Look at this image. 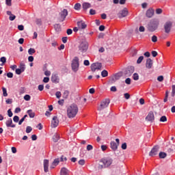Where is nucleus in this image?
Instances as JSON below:
<instances>
[{"mask_svg":"<svg viewBox=\"0 0 175 175\" xmlns=\"http://www.w3.org/2000/svg\"><path fill=\"white\" fill-rule=\"evenodd\" d=\"M79 113V107L76 104H72L67 107V117L68 118H75Z\"/></svg>","mask_w":175,"mask_h":175,"instance_id":"nucleus-1","label":"nucleus"},{"mask_svg":"<svg viewBox=\"0 0 175 175\" xmlns=\"http://www.w3.org/2000/svg\"><path fill=\"white\" fill-rule=\"evenodd\" d=\"M159 27V21L158 19H152L148 24V31L149 32H155Z\"/></svg>","mask_w":175,"mask_h":175,"instance_id":"nucleus-2","label":"nucleus"},{"mask_svg":"<svg viewBox=\"0 0 175 175\" xmlns=\"http://www.w3.org/2000/svg\"><path fill=\"white\" fill-rule=\"evenodd\" d=\"M78 50L81 54L87 53L88 50V42L85 40H82L78 46Z\"/></svg>","mask_w":175,"mask_h":175,"instance_id":"nucleus-3","label":"nucleus"},{"mask_svg":"<svg viewBox=\"0 0 175 175\" xmlns=\"http://www.w3.org/2000/svg\"><path fill=\"white\" fill-rule=\"evenodd\" d=\"M66 16H68V10L64 9L59 13V16L57 18L59 23H63V21H65Z\"/></svg>","mask_w":175,"mask_h":175,"instance_id":"nucleus-4","label":"nucleus"},{"mask_svg":"<svg viewBox=\"0 0 175 175\" xmlns=\"http://www.w3.org/2000/svg\"><path fill=\"white\" fill-rule=\"evenodd\" d=\"M109 105H110V99L105 98L101 101L100 106L98 107V110L100 111L104 109H106Z\"/></svg>","mask_w":175,"mask_h":175,"instance_id":"nucleus-5","label":"nucleus"},{"mask_svg":"<svg viewBox=\"0 0 175 175\" xmlns=\"http://www.w3.org/2000/svg\"><path fill=\"white\" fill-rule=\"evenodd\" d=\"M71 66H72V70H73V72H77L79 70V57H75L73 59Z\"/></svg>","mask_w":175,"mask_h":175,"instance_id":"nucleus-6","label":"nucleus"},{"mask_svg":"<svg viewBox=\"0 0 175 175\" xmlns=\"http://www.w3.org/2000/svg\"><path fill=\"white\" fill-rule=\"evenodd\" d=\"M163 27L165 33H170V31L173 28V22L168 21L165 22Z\"/></svg>","mask_w":175,"mask_h":175,"instance_id":"nucleus-7","label":"nucleus"},{"mask_svg":"<svg viewBox=\"0 0 175 175\" xmlns=\"http://www.w3.org/2000/svg\"><path fill=\"white\" fill-rule=\"evenodd\" d=\"M100 163H103L105 167H109V166L113 163V159L108 157L103 158L100 161Z\"/></svg>","mask_w":175,"mask_h":175,"instance_id":"nucleus-8","label":"nucleus"},{"mask_svg":"<svg viewBox=\"0 0 175 175\" xmlns=\"http://www.w3.org/2000/svg\"><path fill=\"white\" fill-rule=\"evenodd\" d=\"M116 143L114 141H112L110 143V148L111 150H113V151H117L118 146H120V139H116Z\"/></svg>","mask_w":175,"mask_h":175,"instance_id":"nucleus-9","label":"nucleus"},{"mask_svg":"<svg viewBox=\"0 0 175 175\" xmlns=\"http://www.w3.org/2000/svg\"><path fill=\"white\" fill-rule=\"evenodd\" d=\"M101 68H102L101 63H94L91 65L92 72H95L96 70H100Z\"/></svg>","mask_w":175,"mask_h":175,"instance_id":"nucleus-10","label":"nucleus"},{"mask_svg":"<svg viewBox=\"0 0 175 175\" xmlns=\"http://www.w3.org/2000/svg\"><path fill=\"white\" fill-rule=\"evenodd\" d=\"M158 152H159V146H156L149 152V157H155V155H158Z\"/></svg>","mask_w":175,"mask_h":175,"instance_id":"nucleus-11","label":"nucleus"},{"mask_svg":"<svg viewBox=\"0 0 175 175\" xmlns=\"http://www.w3.org/2000/svg\"><path fill=\"white\" fill-rule=\"evenodd\" d=\"M58 125H59V120L58 119V117L53 116L51 124V128H57Z\"/></svg>","mask_w":175,"mask_h":175,"instance_id":"nucleus-12","label":"nucleus"},{"mask_svg":"<svg viewBox=\"0 0 175 175\" xmlns=\"http://www.w3.org/2000/svg\"><path fill=\"white\" fill-rule=\"evenodd\" d=\"M133 72H135V67L129 66L125 70L124 75H126L127 77H129V76H132V73H133Z\"/></svg>","mask_w":175,"mask_h":175,"instance_id":"nucleus-13","label":"nucleus"},{"mask_svg":"<svg viewBox=\"0 0 175 175\" xmlns=\"http://www.w3.org/2000/svg\"><path fill=\"white\" fill-rule=\"evenodd\" d=\"M128 16V10L126 8L120 11L118 14V16L119 18H122L123 17H126Z\"/></svg>","mask_w":175,"mask_h":175,"instance_id":"nucleus-14","label":"nucleus"},{"mask_svg":"<svg viewBox=\"0 0 175 175\" xmlns=\"http://www.w3.org/2000/svg\"><path fill=\"white\" fill-rule=\"evenodd\" d=\"M146 121L152 122V121H154V120H155V118L154 116V113H152V111L149 112V113L148 114V116L146 118Z\"/></svg>","mask_w":175,"mask_h":175,"instance_id":"nucleus-15","label":"nucleus"},{"mask_svg":"<svg viewBox=\"0 0 175 175\" xmlns=\"http://www.w3.org/2000/svg\"><path fill=\"white\" fill-rule=\"evenodd\" d=\"M5 125L8 128H16V124H13V120H12V118H9L5 122Z\"/></svg>","mask_w":175,"mask_h":175,"instance_id":"nucleus-16","label":"nucleus"},{"mask_svg":"<svg viewBox=\"0 0 175 175\" xmlns=\"http://www.w3.org/2000/svg\"><path fill=\"white\" fill-rule=\"evenodd\" d=\"M51 81L55 84L59 83V77H58V75L53 74L51 76Z\"/></svg>","mask_w":175,"mask_h":175,"instance_id":"nucleus-17","label":"nucleus"},{"mask_svg":"<svg viewBox=\"0 0 175 175\" xmlns=\"http://www.w3.org/2000/svg\"><path fill=\"white\" fill-rule=\"evenodd\" d=\"M77 25L79 29H85L87 28V24L83 21L77 22Z\"/></svg>","mask_w":175,"mask_h":175,"instance_id":"nucleus-18","label":"nucleus"},{"mask_svg":"<svg viewBox=\"0 0 175 175\" xmlns=\"http://www.w3.org/2000/svg\"><path fill=\"white\" fill-rule=\"evenodd\" d=\"M154 10L152 8H149L146 13V17H148V18H151V17H152L154 16Z\"/></svg>","mask_w":175,"mask_h":175,"instance_id":"nucleus-19","label":"nucleus"},{"mask_svg":"<svg viewBox=\"0 0 175 175\" xmlns=\"http://www.w3.org/2000/svg\"><path fill=\"white\" fill-rule=\"evenodd\" d=\"M152 59L150 58L147 59L146 62V68H147V69H151V68H152Z\"/></svg>","mask_w":175,"mask_h":175,"instance_id":"nucleus-20","label":"nucleus"},{"mask_svg":"<svg viewBox=\"0 0 175 175\" xmlns=\"http://www.w3.org/2000/svg\"><path fill=\"white\" fill-rule=\"evenodd\" d=\"M121 77V75L120 74H116L110 81L111 84H114L117 80H120V78Z\"/></svg>","mask_w":175,"mask_h":175,"instance_id":"nucleus-21","label":"nucleus"},{"mask_svg":"<svg viewBox=\"0 0 175 175\" xmlns=\"http://www.w3.org/2000/svg\"><path fill=\"white\" fill-rule=\"evenodd\" d=\"M44 172H45V173L49 172V160L48 159L44 160Z\"/></svg>","mask_w":175,"mask_h":175,"instance_id":"nucleus-22","label":"nucleus"},{"mask_svg":"<svg viewBox=\"0 0 175 175\" xmlns=\"http://www.w3.org/2000/svg\"><path fill=\"white\" fill-rule=\"evenodd\" d=\"M60 175H69V170L66 167H62L60 170Z\"/></svg>","mask_w":175,"mask_h":175,"instance_id":"nucleus-23","label":"nucleus"},{"mask_svg":"<svg viewBox=\"0 0 175 175\" xmlns=\"http://www.w3.org/2000/svg\"><path fill=\"white\" fill-rule=\"evenodd\" d=\"M82 8L83 10H87V9H90V8H91V4L89 3H83L82 4Z\"/></svg>","mask_w":175,"mask_h":175,"instance_id":"nucleus-24","label":"nucleus"},{"mask_svg":"<svg viewBox=\"0 0 175 175\" xmlns=\"http://www.w3.org/2000/svg\"><path fill=\"white\" fill-rule=\"evenodd\" d=\"M27 114L29 115V117L30 118H33L35 117V112H33V111H32V109H29L27 111Z\"/></svg>","mask_w":175,"mask_h":175,"instance_id":"nucleus-25","label":"nucleus"},{"mask_svg":"<svg viewBox=\"0 0 175 175\" xmlns=\"http://www.w3.org/2000/svg\"><path fill=\"white\" fill-rule=\"evenodd\" d=\"M58 140H59V135L55 134L53 136V141L54 142V143H57V142H58Z\"/></svg>","mask_w":175,"mask_h":175,"instance_id":"nucleus-26","label":"nucleus"},{"mask_svg":"<svg viewBox=\"0 0 175 175\" xmlns=\"http://www.w3.org/2000/svg\"><path fill=\"white\" fill-rule=\"evenodd\" d=\"M36 53V51L35 50V49L33 48H30L29 50H28V54L29 55H33V54H35Z\"/></svg>","mask_w":175,"mask_h":175,"instance_id":"nucleus-27","label":"nucleus"},{"mask_svg":"<svg viewBox=\"0 0 175 175\" xmlns=\"http://www.w3.org/2000/svg\"><path fill=\"white\" fill-rule=\"evenodd\" d=\"M54 28L57 32H59L61 31V25L59 24H55Z\"/></svg>","mask_w":175,"mask_h":175,"instance_id":"nucleus-28","label":"nucleus"},{"mask_svg":"<svg viewBox=\"0 0 175 175\" xmlns=\"http://www.w3.org/2000/svg\"><path fill=\"white\" fill-rule=\"evenodd\" d=\"M101 76L102 77H107V76H109V72L107 70H104L101 72Z\"/></svg>","mask_w":175,"mask_h":175,"instance_id":"nucleus-29","label":"nucleus"},{"mask_svg":"<svg viewBox=\"0 0 175 175\" xmlns=\"http://www.w3.org/2000/svg\"><path fill=\"white\" fill-rule=\"evenodd\" d=\"M68 96H69V91L68 90H65L64 94H63V98L64 99H68Z\"/></svg>","mask_w":175,"mask_h":175,"instance_id":"nucleus-30","label":"nucleus"},{"mask_svg":"<svg viewBox=\"0 0 175 175\" xmlns=\"http://www.w3.org/2000/svg\"><path fill=\"white\" fill-rule=\"evenodd\" d=\"M81 8V4H80V3H76V4L75 5V6H74V9H75V10H80Z\"/></svg>","mask_w":175,"mask_h":175,"instance_id":"nucleus-31","label":"nucleus"},{"mask_svg":"<svg viewBox=\"0 0 175 175\" xmlns=\"http://www.w3.org/2000/svg\"><path fill=\"white\" fill-rule=\"evenodd\" d=\"M167 118L165 116H163L160 118V122H166Z\"/></svg>","mask_w":175,"mask_h":175,"instance_id":"nucleus-32","label":"nucleus"},{"mask_svg":"<svg viewBox=\"0 0 175 175\" xmlns=\"http://www.w3.org/2000/svg\"><path fill=\"white\" fill-rule=\"evenodd\" d=\"M166 153L163 152H160L159 154V157L161 159H163V158H166Z\"/></svg>","mask_w":175,"mask_h":175,"instance_id":"nucleus-33","label":"nucleus"},{"mask_svg":"<svg viewBox=\"0 0 175 175\" xmlns=\"http://www.w3.org/2000/svg\"><path fill=\"white\" fill-rule=\"evenodd\" d=\"M19 68V69L22 70V71L24 72L25 70V64L24 63H21Z\"/></svg>","mask_w":175,"mask_h":175,"instance_id":"nucleus-34","label":"nucleus"},{"mask_svg":"<svg viewBox=\"0 0 175 175\" xmlns=\"http://www.w3.org/2000/svg\"><path fill=\"white\" fill-rule=\"evenodd\" d=\"M59 163V159H55L53 162V166H57Z\"/></svg>","mask_w":175,"mask_h":175,"instance_id":"nucleus-35","label":"nucleus"},{"mask_svg":"<svg viewBox=\"0 0 175 175\" xmlns=\"http://www.w3.org/2000/svg\"><path fill=\"white\" fill-rule=\"evenodd\" d=\"M79 165H80L81 166H84V165H85V160L84 159H81L78 161Z\"/></svg>","mask_w":175,"mask_h":175,"instance_id":"nucleus-36","label":"nucleus"},{"mask_svg":"<svg viewBox=\"0 0 175 175\" xmlns=\"http://www.w3.org/2000/svg\"><path fill=\"white\" fill-rule=\"evenodd\" d=\"M171 96H172V98H174V96H175V85H172V93H171Z\"/></svg>","mask_w":175,"mask_h":175,"instance_id":"nucleus-37","label":"nucleus"},{"mask_svg":"<svg viewBox=\"0 0 175 175\" xmlns=\"http://www.w3.org/2000/svg\"><path fill=\"white\" fill-rule=\"evenodd\" d=\"M133 80H135V81H137V80H139V74L137 73H134L133 75Z\"/></svg>","mask_w":175,"mask_h":175,"instance_id":"nucleus-38","label":"nucleus"},{"mask_svg":"<svg viewBox=\"0 0 175 175\" xmlns=\"http://www.w3.org/2000/svg\"><path fill=\"white\" fill-rule=\"evenodd\" d=\"M2 91H3V96L5 97L8 96V90H6V88H2Z\"/></svg>","mask_w":175,"mask_h":175,"instance_id":"nucleus-39","label":"nucleus"},{"mask_svg":"<svg viewBox=\"0 0 175 175\" xmlns=\"http://www.w3.org/2000/svg\"><path fill=\"white\" fill-rule=\"evenodd\" d=\"M0 62H2L1 65H5V64H6V58L5 57H1L0 58Z\"/></svg>","mask_w":175,"mask_h":175,"instance_id":"nucleus-40","label":"nucleus"},{"mask_svg":"<svg viewBox=\"0 0 175 175\" xmlns=\"http://www.w3.org/2000/svg\"><path fill=\"white\" fill-rule=\"evenodd\" d=\"M152 42L153 43H157V42H158V37H157V36H152Z\"/></svg>","mask_w":175,"mask_h":175,"instance_id":"nucleus-41","label":"nucleus"},{"mask_svg":"<svg viewBox=\"0 0 175 175\" xmlns=\"http://www.w3.org/2000/svg\"><path fill=\"white\" fill-rule=\"evenodd\" d=\"M143 59H144V57L140 56L137 60V64H142Z\"/></svg>","mask_w":175,"mask_h":175,"instance_id":"nucleus-42","label":"nucleus"},{"mask_svg":"<svg viewBox=\"0 0 175 175\" xmlns=\"http://www.w3.org/2000/svg\"><path fill=\"white\" fill-rule=\"evenodd\" d=\"M32 132V127L28 126L26 128V133H31Z\"/></svg>","mask_w":175,"mask_h":175,"instance_id":"nucleus-43","label":"nucleus"},{"mask_svg":"<svg viewBox=\"0 0 175 175\" xmlns=\"http://www.w3.org/2000/svg\"><path fill=\"white\" fill-rule=\"evenodd\" d=\"M9 20L10 21H14V20H16V15H14L13 14L12 15H10L9 17Z\"/></svg>","mask_w":175,"mask_h":175,"instance_id":"nucleus-44","label":"nucleus"},{"mask_svg":"<svg viewBox=\"0 0 175 175\" xmlns=\"http://www.w3.org/2000/svg\"><path fill=\"white\" fill-rule=\"evenodd\" d=\"M167 98H169V92L166 91L165 92V97L163 100V102H165V103L167 102Z\"/></svg>","mask_w":175,"mask_h":175,"instance_id":"nucleus-45","label":"nucleus"},{"mask_svg":"<svg viewBox=\"0 0 175 175\" xmlns=\"http://www.w3.org/2000/svg\"><path fill=\"white\" fill-rule=\"evenodd\" d=\"M15 72L16 75H21V73H23V72L24 71H23V70H21V68H16Z\"/></svg>","mask_w":175,"mask_h":175,"instance_id":"nucleus-46","label":"nucleus"},{"mask_svg":"<svg viewBox=\"0 0 175 175\" xmlns=\"http://www.w3.org/2000/svg\"><path fill=\"white\" fill-rule=\"evenodd\" d=\"M25 100H31V96H29V94H26L25 95V96L23 97Z\"/></svg>","mask_w":175,"mask_h":175,"instance_id":"nucleus-47","label":"nucleus"},{"mask_svg":"<svg viewBox=\"0 0 175 175\" xmlns=\"http://www.w3.org/2000/svg\"><path fill=\"white\" fill-rule=\"evenodd\" d=\"M20 120V118L17 116H15L14 118H13V121L14 122H18Z\"/></svg>","mask_w":175,"mask_h":175,"instance_id":"nucleus-48","label":"nucleus"},{"mask_svg":"<svg viewBox=\"0 0 175 175\" xmlns=\"http://www.w3.org/2000/svg\"><path fill=\"white\" fill-rule=\"evenodd\" d=\"M13 102V100L12 98H8L5 100V103H7V105H12Z\"/></svg>","mask_w":175,"mask_h":175,"instance_id":"nucleus-49","label":"nucleus"},{"mask_svg":"<svg viewBox=\"0 0 175 175\" xmlns=\"http://www.w3.org/2000/svg\"><path fill=\"white\" fill-rule=\"evenodd\" d=\"M8 117H13V112H12V109L8 110Z\"/></svg>","mask_w":175,"mask_h":175,"instance_id":"nucleus-50","label":"nucleus"},{"mask_svg":"<svg viewBox=\"0 0 175 175\" xmlns=\"http://www.w3.org/2000/svg\"><path fill=\"white\" fill-rule=\"evenodd\" d=\"M66 33L67 35H72V33H73V30H72V29H68Z\"/></svg>","mask_w":175,"mask_h":175,"instance_id":"nucleus-51","label":"nucleus"},{"mask_svg":"<svg viewBox=\"0 0 175 175\" xmlns=\"http://www.w3.org/2000/svg\"><path fill=\"white\" fill-rule=\"evenodd\" d=\"M7 77L8 79H13V73L12 72H8L7 73Z\"/></svg>","mask_w":175,"mask_h":175,"instance_id":"nucleus-52","label":"nucleus"},{"mask_svg":"<svg viewBox=\"0 0 175 175\" xmlns=\"http://www.w3.org/2000/svg\"><path fill=\"white\" fill-rule=\"evenodd\" d=\"M161 13H162V9H161V8H157V9L156 10V14H161Z\"/></svg>","mask_w":175,"mask_h":175,"instance_id":"nucleus-53","label":"nucleus"},{"mask_svg":"<svg viewBox=\"0 0 175 175\" xmlns=\"http://www.w3.org/2000/svg\"><path fill=\"white\" fill-rule=\"evenodd\" d=\"M55 96L57 98V99H59V98H61V92H57L55 93Z\"/></svg>","mask_w":175,"mask_h":175,"instance_id":"nucleus-54","label":"nucleus"},{"mask_svg":"<svg viewBox=\"0 0 175 175\" xmlns=\"http://www.w3.org/2000/svg\"><path fill=\"white\" fill-rule=\"evenodd\" d=\"M101 150H102V151H106V150H107V146L102 145L101 146Z\"/></svg>","mask_w":175,"mask_h":175,"instance_id":"nucleus-55","label":"nucleus"},{"mask_svg":"<svg viewBox=\"0 0 175 175\" xmlns=\"http://www.w3.org/2000/svg\"><path fill=\"white\" fill-rule=\"evenodd\" d=\"M18 29L19 31H24V25H18Z\"/></svg>","mask_w":175,"mask_h":175,"instance_id":"nucleus-56","label":"nucleus"},{"mask_svg":"<svg viewBox=\"0 0 175 175\" xmlns=\"http://www.w3.org/2000/svg\"><path fill=\"white\" fill-rule=\"evenodd\" d=\"M157 80H158V81H163V76H162V75H160V76H159L158 77H157Z\"/></svg>","mask_w":175,"mask_h":175,"instance_id":"nucleus-57","label":"nucleus"},{"mask_svg":"<svg viewBox=\"0 0 175 175\" xmlns=\"http://www.w3.org/2000/svg\"><path fill=\"white\" fill-rule=\"evenodd\" d=\"M152 55L154 57H157V55H158V52H157L156 51H152Z\"/></svg>","mask_w":175,"mask_h":175,"instance_id":"nucleus-58","label":"nucleus"},{"mask_svg":"<svg viewBox=\"0 0 175 175\" xmlns=\"http://www.w3.org/2000/svg\"><path fill=\"white\" fill-rule=\"evenodd\" d=\"M86 148H87L88 151H91V150H92V148H94V147L92 146V145H88Z\"/></svg>","mask_w":175,"mask_h":175,"instance_id":"nucleus-59","label":"nucleus"},{"mask_svg":"<svg viewBox=\"0 0 175 175\" xmlns=\"http://www.w3.org/2000/svg\"><path fill=\"white\" fill-rule=\"evenodd\" d=\"M96 12L95 11V10H92L91 9L90 10V14L92 15V16H94V14H96Z\"/></svg>","mask_w":175,"mask_h":175,"instance_id":"nucleus-60","label":"nucleus"},{"mask_svg":"<svg viewBox=\"0 0 175 175\" xmlns=\"http://www.w3.org/2000/svg\"><path fill=\"white\" fill-rule=\"evenodd\" d=\"M38 90L39 91H42L43 90H44V86L43 85H39Z\"/></svg>","mask_w":175,"mask_h":175,"instance_id":"nucleus-61","label":"nucleus"},{"mask_svg":"<svg viewBox=\"0 0 175 175\" xmlns=\"http://www.w3.org/2000/svg\"><path fill=\"white\" fill-rule=\"evenodd\" d=\"M49 81H50V78H49V77H44V78L43 79V82H44V83H49Z\"/></svg>","mask_w":175,"mask_h":175,"instance_id":"nucleus-62","label":"nucleus"},{"mask_svg":"<svg viewBox=\"0 0 175 175\" xmlns=\"http://www.w3.org/2000/svg\"><path fill=\"white\" fill-rule=\"evenodd\" d=\"M124 95L125 99H129V98H131V95L129 94V93H125Z\"/></svg>","mask_w":175,"mask_h":175,"instance_id":"nucleus-63","label":"nucleus"},{"mask_svg":"<svg viewBox=\"0 0 175 175\" xmlns=\"http://www.w3.org/2000/svg\"><path fill=\"white\" fill-rule=\"evenodd\" d=\"M125 83L126 84H129V85L131 84V78L126 79Z\"/></svg>","mask_w":175,"mask_h":175,"instance_id":"nucleus-64","label":"nucleus"}]
</instances>
